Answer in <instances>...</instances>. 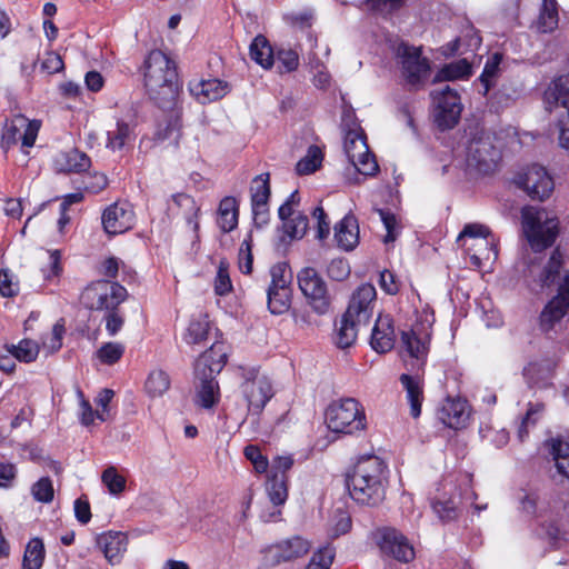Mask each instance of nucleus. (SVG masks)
I'll list each match as a JSON object with an SVG mask.
<instances>
[{
  "mask_svg": "<svg viewBox=\"0 0 569 569\" xmlns=\"http://www.w3.org/2000/svg\"><path fill=\"white\" fill-rule=\"evenodd\" d=\"M527 277L531 279L533 290L558 284L557 295L545 306L540 315L543 330H550L569 311V268L562 264V256L556 250L545 266L531 264Z\"/></svg>",
  "mask_w": 569,
  "mask_h": 569,
  "instance_id": "f257e3e1",
  "label": "nucleus"
},
{
  "mask_svg": "<svg viewBox=\"0 0 569 569\" xmlns=\"http://www.w3.org/2000/svg\"><path fill=\"white\" fill-rule=\"evenodd\" d=\"M346 485L357 503L377 506L385 499L387 467L377 456L362 457L347 473Z\"/></svg>",
  "mask_w": 569,
  "mask_h": 569,
  "instance_id": "f03ea898",
  "label": "nucleus"
},
{
  "mask_svg": "<svg viewBox=\"0 0 569 569\" xmlns=\"http://www.w3.org/2000/svg\"><path fill=\"white\" fill-rule=\"evenodd\" d=\"M174 62L160 50H152L144 61V84L161 107L173 104L178 87Z\"/></svg>",
  "mask_w": 569,
  "mask_h": 569,
  "instance_id": "7ed1b4c3",
  "label": "nucleus"
},
{
  "mask_svg": "<svg viewBox=\"0 0 569 569\" xmlns=\"http://www.w3.org/2000/svg\"><path fill=\"white\" fill-rule=\"evenodd\" d=\"M523 234L535 251L551 247L560 232L558 217L545 208L527 206L521 210Z\"/></svg>",
  "mask_w": 569,
  "mask_h": 569,
  "instance_id": "20e7f679",
  "label": "nucleus"
},
{
  "mask_svg": "<svg viewBox=\"0 0 569 569\" xmlns=\"http://www.w3.org/2000/svg\"><path fill=\"white\" fill-rule=\"evenodd\" d=\"M457 244L470 257L471 264L490 267L498 258V239L481 223H467L457 237Z\"/></svg>",
  "mask_w": 569,
  "mask_h": 569,
  "instance_id": "39448f33",
  "label": "nucleus"
},
{
  "mask_svg": "<svg viewBox=\"0 0 569 569\" xmlns=\"http://www.w3.org/2000/svg\"><path fill=\"white\" fill-rule=\"evenodd\" d=\"M326 422L331 431L347 435L362 431L367 426L365 411L353 398L332 402L326 411Z\"/></svg>",
  "mask_w": 569,
  "mask_h": 569,
  "instance_id": "423d86ee",
  "label": "nucleus"
},
{
  "mask_svg": "<svg viewBox=\"0 0 569 569\" xmlns=\"http://www.w3.org/2000/svg\"><path fill=\"white\" fill-rule=\"evenodd\" d=\"M242 379L239 389L247 402L248 412L259 416L274 395L272 382L258 368L243 369Z\"/></svg>",
  "mask_w": 569,
  "mask_h": 569,
  "instance_id": "0eeeda50",
  "label": "nucleus"
},
{
  "mask_svg": "<svg viewBox=\"0 0 569 569\" xmlns=\"http://www.w3.org/2000/svg\"><path fill=\"white\" fill-rule=\"evenodd\" d=\"M213 349L203 352L194 365V371L200 379L197 389L196 403L206 409L212 408L219 400V386L214 376L220 372L224 361L212 360Z\"/></svg>",
  "mask_w": 569,
  "mask_h": 569,
  "instance_id": "6e6552de",
  "label": "nucleus"
},
{
  "mask_svg": "<svg viewBox=\"0 0 569 569\" xmlns=\"http://www.w3.org/2000/svg\"><path fill=\"white\" fill-rule=\"evenodd\" d=\"M127 296V289L120 283L110 280H98L86 287L80 300L90 310L109 311L117 309Z\"/></svg>",
  "mask_w": 569,
  "mask_h": 569,
  "instance_id": "1a4fd4ad",
  "label": "nucleus"
},
{
  "mask_svg": "<svg viewBox=\"0 0 569 569\" xmlns=\"http://www.w3.org/2000/svg\"><path fill=\"white\" fill-rule=\"evenodd\" d=\"M40 128V120H30L23 114H16L2 129L0 147L7 151L21 142V151L29 154V149L34 146Z\"/></svg>",
  "mask_w": 569,
  "mask_h": 569,
  "instance_id": "9d476101",
  "label": "nucleus"
},
{
  "mask_svg": "<svg viewBox=\"0 0 569 569\" xmlns=\"http://www.w3.org/2000/svg\"><path fill=\"white\" fill-rule=\"evenodd\" d=\"M396 57L401 76L409 86L420 88L428 81L431 72L430 62L422 56L420 48L400 43L396 49Z\"/></svg>",
  "mask_w": 569,
  "mask_h": 569,
  "instance_id": "9b49d317",
  "label": "nucleus"
},
{
  "mask_svg": "<svg viewBox=\"0 0 569 569\" xmlns=\"http://www.w3.org/2000/svg\"><path fill=\"white\" fill-rule=\"evenodd\" d=\"M373 540L382 555L400 562H410L415 558V549L408 538L393 527H381L373 532Z\"/></svg>",
  "mask_w": 569,
  "mask_h": 569,
  "instance_id": "f8f14e48",
  "label": "nucleus"
},
{
  "mask_svg": "<svg viewBox=\"0 0 569 569\" xmlns=\"http://www.w3.org/2000/svg\"><path fill=\"white\" fill-rule=\"evenodd\" d=\"M431 97L435 103L433 117L437 126L441 130L453 128L462 111L458 92L447 84L440 90L432 91Z\"/></svg>",
  "mask_w": 569,
  "mask_h": 569,
  "instance_id": "ddd939ff",
  "label": "nucleus"
},
{
  "mask_svg": "<svg viewBox=\"0 0 569 569\" xmlns=\"http://www.w3.org/2000/svg\"><path fill=\"white\" fill-rule=\"evenodd\" d=\"M515 184L532 200L543 201L553 190V181L547 170L539 164H531L519 171Z\"/></svg>",
  "mask_w": 569,
  "mask_h": 569,
  "instance_id": "4468645a",
  "label": "nucleus"
},
{
  "mask_svg": "<svg viewBox=\"0 0 569 569\" xmlns=\"http://www.w3.org/2000/svg\"><path fill=\"white\" fill-rule=\"evenodd\" d=\"M499 160L500 152L490 137H479L470 141L466 157L469 170L487 174L496 169Z\"/></svg>",
  "mask_w": 569,
  "mask_h": 569,
  "instance_id": "2eb2a0df",
  "label": "nucleus"
},
{
  "mask_svg": "<svg viewBox=\"0 0 569 569\" xmlns=\"http://www.w3.org/2000/svg\"><path fill=\"white\" fill-rule=\"evenodd\" d=\"M298 284L310 306L318 313H325L329 308L327 284L313 268H303L298 273Z\"/></svg>",
  "mask_w": 569,
  "mask_h": 569,
  "instance_id": "dca6fc26",
  "label": "nucleus"
},
{
  "mask_svg": "<svg viewBox=\"0 0 569 569\" xmlns=\"http://www.w3.org/2000/svg\"><path fill=\"white\" fill-rule=\"evenodd\" d=\"M431 325H416L409 331H403L401 342L408 357L415 360L412 369L418 370L423 366L429 351Z\"/></svg>",
  "mask_w": 569,
  "mask_h": 569,
  "instance_id": "f3484780",
  "label": "nucleus"
},
{
  "mask_svg": "<svg viewBox=\"0 0 569 569\" xmlns=\"http://www.w3.org/2000/svg\"><path fill=\"white\" fill-rule=\"evenodd\" d=\"M310 549V543L299 537H292L277 545L269 546L262 550L263 562L267 566H278L281 562L290 561L305 556Z\"/></svg>",
  "mask_w": 569,
  "mask_h": 569,
  "instance_id": "a211bd4d",
  "label": "nucleus"
},
{
  "mask_svg": "<svg viewBox=\"0 0 569 569\" xmlns=\"http://www.w3.org/2000/svg\"><path fill=\"white\" fill-rule=\"evenodd\" d=\"M376 288L370 283H363L352 293L347 311L349 318L356 319V323L369 325L376 303Z\"/></svg>",
  "mask_w": 569,
  "mask_h": 569,
  "instance_id": "6ab92c4d",
  "label": "nucleus"
},
{
  "mask_svg": "<svg viewBox=\"0 0 569 569\" xmlns=\"http://www.w3.org/2000/svg\"><path fill=\"white\" fill-rule=\"evenodd\" d=\"M103 229L109 234H120L134 224V212L131 204L127 202H114L110 204L102 214Z\"/></svg>",
  "mask_w": 569,
  "mask_h": 569,
  "instance_id": "aec40b11",
  "label": "nucleus"
},
{
  "mask_svg": "<svg viewBox=\"0 0 569 569\" xmlns=\"http://www.w3.org/2000/svg\"><path fill=\"white\" fill-rule=\"evenodd\" d=\"M437 417L445 426L458 430L467 426L470 410L466 400L447 398L439 406Z\"/></svg>",
  "mask_w": 569,
  "mask_h": 569,
  "instance_id": "412c9836",
  "label": "nucleus"
},
{
  "mask_svg": "<svg viewBox=\"0 0 569 569\" xmlns=\"http://www.w3.org/2000/svg\"><path fill=\"white\" fill-rule=\"evenodd\" d=\"M189 91L198 102L206 104L224 97L229 91V86L216 78L200 79L189 82Z\"/></svg>",
  "mask_w": 569,
  "mask_h": 569,
  "instance_id": "4be33fe9",
  "label": "nucleus"
},
{
  "mask_svg": "<svg viewBox=\"0 0 569 569\" xmlns=\"http://www.w3.org/2000/svg\"><path fill=\"white\" fill-rule=\"evenodd\" d=\"M546 109L549 112L562 108L561 113L569 111V74H563L552 80L543 93Z\"/></svg>",
  "mask_w": 569,
  "mask_h": 569,
  "instance_id": "5701e85b",
  "label": "nucleus"
},
{
  "mask_svg": "<svg viewBox=\"0 0 569 569\" xmlns=\"http://www.w3.org/2000/svg\"><path fill=\"white\" fill-rule=\"evenodd\" d=\"M370 345L379 353L390 351L395 345L392 319L388 315H379L372 329Z\"/></svg>",
  "mask_w": 569,
  "mask_h": 569,
  "instance_id": "b1692460",
  "label": "nucleus"
},
{
  "mask_svg": "<svg viewBox=\"0 0 569 569\" xmlns=\"http://www.w3.org/2000/svg\"><path fill=\"white\" fill-rule=\"evenodd\" d=\"M136 122L130 119L119 118L116 123L107 130L106 148L112 151L122 150L136 138Z\"/></svg>",
  "mask_w": 569,
  "mask_h": 569,
  "instance_id": "393cba45",
  "label": "nucleus"
},
{
  "mask_svg": "<svg viewBox=\"0 0 569 569\" xmlns=\"http://www.w3.org/2000/svg\"><path fill=\"white\" fill-rule=\"evenodd\" d=\"M127 537L122 532L109 531L97 537V545L106 559L114 565L127 549Z\"/></svg>",
  "mask_w": 569,
  "mask_h": 569,
  "instance_id": "a878e982",
  "label": "nucleus"
},
{
  "mask_svg": "<svg viewBox=\"0 0 569 569\" xmlns=\"http://www.w3.org/2000/svg\"><path fill=\"white\" fill-rule=\"evenodd\" d=\"M335 239L338 247L351 251L359 242V226L353 216H346L335 226Z\"/></svg>",
  "mask_w": 569,
  "mask_h": 569,
  "instance_id": "bb28decb",
  "label": "nucleus"
},
{
  "mask_svg": "<svg viewBox=\"0 0 569 569\" xmlns=\"http://www.w3.org/2000/svg\"><path fill=\"white\" fill-rule=\"evenodd\" d=\"M402 388L406 390V398L410 406V415L418 418L421 413L423 401V385L418 376L402 373L399 378Z\"/></svg>",
  "mask_w": 569,
  "mask_h": 569,
  "instance_id": "cd10ccee",
  "label": "nucleus"
},
{
  "mask_svg": "<svg viewBox=\"0 0 569 569\" xmlns=\"http://www.w3.org/2000/svg\"><path fill=\"white\" fill-rule=\"evenodd\" d=\"M90 166V158L78 149L60 152L54 158V168L60 172H82Z\"/></svg>",
  "mask_w": 569,
  "mask_h": 569,
  "instance_id": "c85d7f7f",
  "label": "nucleus"
},
{
  "mask_svg": "<svg viewBox=\"0 0 569 569\" xmlns=\"http://www.w3.org/2000/svg\"><path fill=\"white\" fill-rule=\"evenodd\" d=\"M481 44V38L473 27H467L461 37L456 38L449 42L443 52L446 54H465L477 50Z\"/></svg>",
  "mask_w": 569,
  "mask_h": 569,
  "instance_id": "c756f323",
  "label": "nucleus"
},
{
  "mask_svg": "<svg viewBox=\"0 0 569 569\" xmlns=\"http://www.w3.org/2000/svg\"><path fill=\"white\" fill-rule=\"evenodd\" d=\"M363 323H356V319L349 318L346 313L342 316L339 325L336 328L335 343L340 349L351 347L357 339L358 332Z\"/></svg>",
  "mask_w": 569,
  "mask_h": 569,
  "instance_id": "7c9ffc66",
  "label": "nucleus"
},
{
  "mask_svg": "<svg viewBox=\"0 0 569 569\" xmlns=\"http://www.w3.org/2000/svg\"><path fill=\"white\" fill-rule=\"evenodd\" d=\"M238 224L236 199L226 197L221 200L218 210V226L223 232H230Z\"/></svg>",
  "mask_w": 569,
  "mask_h": 569,
  "instance_id": "2f4dec72",
  "label": "nucleus"
},
{
  "mask_svg": "<svg viewBox=\"0 0 569 569\" xmlns=\"http://www.w3.org/2000/svg\"><path fill=\"white\" fill-rule=\"evenodd\" d=\"M471 74V64L467 59H460L443 66L435 76L433 82L465 79Z\"/></svg>",
  "mask_w": 569,
  "mask_h": 569,
  "instance_id": "473e14b6",
  "label": "nucleus"
},
{
  "mask_svg": "<svg viewBox=\"0 0 569 569\" xmlns=\"http://www.w3.org/2000/svg\"><path fill=\"white\" fill-rule=\"evenodd\" d=\"M558 4L556 0H543L539 17L537 19V28L541 32H551L558 27Z\"/></svg>",
  "mask_w": 569,
  "mask_h": 569,
  "instance_id": "72a5a7b5",
  "label": "nucleus"
},
{
  "mask_svg": "<svg viewBox=\"0 0 569 569\" xmlns=\"http://www.w3.org/2000/svg\"><path fill=\"white\" fill-rule=\"evenodd\" d=\"M549 453L552 456L558 472L569 476V442L561 439H551L548 442Z\"/></svg>",
  "mask_w": 569,
  "mask_h": 569,
  "instance_id": "f704fd0d",
  "label": "nucleus"
},
{
  "mask_svg": "<svg viewBox=\"0 0 569 569\" xmlns=\"http://www.w3.org/2000/svg\"><path fill=\"white\" fill-rule=\"evenodd\" d=\"M250 58L268 69L273 63V53L268 40L263 36H257L249 48Z\"/></svg>",
  "mask_w": 569,
  "mask_h": 569,
  "instance_id": "c9c22d12",
  "label": "nucleus"
},
{
  "mask_svg": "<svg viewBox=\"0 0 569 569\" xmlns=\"http://www.w3.org/2000/svg\"><path fill=\"white\" fill-rule=\"evenodd\" d=\"M169 375L162 369L152 370L144 383L146 392L151 398L162 397L170 388Z\"/></svg>",
  "mask_w": 569,
  "mask_h": 569,
  "instance_id": "e433bc0d",
  "label": "nucleus"
},
{
  "mask_svg": "<svg viewBox=\"0 0 569 569\" xmlns=\"http://www.w3.org/2000/svg\"><path fill=\"white\" fill-rule=\"evenodd\" d=\"M367 141L360 128L349 129L345 136V152L349 161L367 152Z\"/></svg>",
  "mask_w": 569,
  "mask_h": 569,
  "instance_id": "4c0bfd02",
  "label": "nucleus"
},
{
  "mask_svg": "<svg viewBox=\"0 0 569 569\" xmlns=\"http://www.w3.org/2000/svg\"><path fill=\"white\" fill-rule=\"evenodd\" d=\"M46 556L44 545L40 538L31 539L24 550L22 569H40Z\"/></svg>",
  "mask_w": 569,
  "mask_h": 569,
  "instance_id": "58836bf2",
  "label": "nucleus"
},
{
  "mask_svg": "<svg viewBox=\"0 0 569 569\" xmlns=\"http://www.w3.org/2000/svg\"><path fill=\"white\" fill-rule=\"evenodd\" d=\"M266 489L270 501L274 506L286 502L288 498L287 477L286 475L273 473L268 478Z\"/></svg>",
  "mask_w": 569,
  "mask_h": 569,
  "instance_id": "ea45409f",
  "label": "nucleus"
},
{
  "mask_svg": "<svg viewBox=\"0 0 569 569\" xmlns=\"http://www.w3.org/2000/svg\"><path fill=\"white\" fill-rule=\"evenodd\" d=\"M251 207L268 206L270 198L269 173L257 176L250 188Z\"/></svg>",
  "mask_w": 569,
  "mask_h": 569,
  "instance_id": "a19ab883",
  "label": "nucleus"
},
{
  "mask_svg": "<svg viewBox=\"0 0 569 569\" xmlns=\"http://www.w3.org/2000/svg\"><path fill=\"white\" fill-rule=\"evenodd\" d=\"M8 352L19 361L32 362L39 355V345L30 339H23L18 345L7 346Z\"/></svg>",
  "mask_w": 569,
  "mask_h": 569,
  "instance_id": "79ce46f5",
  "label": "nucleus"
},
{
  "mask_svg": "<svg viewBox=\"0 0 569 569\" xmlns=\"http://www.w3.org/2000/svg\"><path fill=\"white\" fill-rule=\"evenodd\" d=\"M502 56L500 53H493L486 62L482 73L479 77V81L482 86V90L480 91L483 96H486L491 87L495 84V81L499 74V66L501 63Z\"/></svg>",
  "mask_w": 569,
  "mask_h": 569,
  "instance_id": "37998d69",
  "label": "nucleus"
},
{
  "mask_svg": "<svg viewBox=\"0 0 569 569\" xmlns=\"http://www.w3.org/2000/svg\"><path fill=\"white\" fill-rule=\"evenodd\" d=\"M268 308L273 315H283L290 308L291 288L267 291Z\"/></svg>",
  "mask_w": 569,
  "mask_h": 569,
  "instance_id": "c03bdc74",
  "label": "nucleus"
},
{
  "mask_svg": "<svg viewBox=\"0 0 569 569\" xmlns=\"http://www.w3.org/2000/svg\"><path fill=\"white\" fill-rule=\"evenodd\" d=\"M323 154L319 147L310 146L307 154L298 161L296 170L298 174H310L315 172L321 164Z\"/></svg>",
  "mask_w": 569,
  "mask_h": 569,
  "instance_id": "a18cd8bd",
  "label": "nucleus"
},
{
  "mask_svg": "<svg viewBox=\"0 0 569 569\" xmlns=\"http://www.w3.org/2000/svg\"><path fill=\"white\" fill-rule=\"evenodd\" d=\"M271 281L268 291L289 289L292 280L291 271L283 262L277 263L270 269Z\"/></svg>",
  "mask_w": 569,
  "mask_h": 569,
  "instance_id": "49530a36",
  "label": "nucleus"
},
{
  "mask_svg": "<svg viewBox=\"0 0 569 569\" xmlns=\"http://www.w3.org/2000/svg\"><path fill=\"white\" fill-rule=\"evenodd\" d=\"M283 233L289 239H301L308 230V217L301 212H297L288 221L282 223Z\"/></svg>",
  "mask_w": 569,
  "mask_h": 569,
  "instance_id": "de8ad7c7",
  "label": "nucleus"
},
{
  "mask_svg": "<svg viewBox=\"0 0 569 569\" xmlns=\"http://www.w3.org/2000/svg\"><path fill=\"white\" fill-rule=\"evenodd\" d=\"M172 201L180 208H183L189 211V216L186 218L188 224H190L194 232L199 229V223L197 220L199 207L196 204L192 197L186 193H178L172 196Z\"/></svg>",
  "mask_w": 569,
  "mask_h": 569,
  "instance_id": "09e8293b",
  "label": "nucleus"
},
{
  "mask_svg": "<svg viewBox=\"0 0 569 569\" xmlns=\"http://www.w3.org/2000/svg\"><path fill=\"white\" fill-rule=\"evenodd\" d=\"M209 330V321L207 317H200L190 321L187 335L184 337L187 343H200L207 338Z\"/></svg>",
  "mask_w": 569,
  "mask_h": 569,
  "instance_id": "8fccbe9b",
  "label": "nucleus"
},
{
  "mask_svg": "<svg viewBox=\"0 0 569 569\" xmlns=\"http://www.w3.org/2000/svg\"><path fill=\"white\" fill-rule=\"evenodd\" d=\"M124 346L120 342L103 343L96 352L97 358L106 365H113L123 356Z\"/></svg>",
  "mask_w": 569,
  "mask_h": 569,
  "instance_id": "3c124183",
  "label": "nucleus"
},
{
  "mask_svg": "<svg viewBox=\"0 0 569 569\" xmlns=\"http://www.w3.org/2000/svg\"><path fill=\"white\" fill-rule=\"evenodd\" d=\"M101 480L111 495H119L126 488L124 477L119 475L114 467H108L102 472Z\"/></svg>",
  "mask_w": 569,
  "mask_h": 569,
  "instance_id": "603ef678",
  "label": "nucleus"
},
{
  "mask_svg": "<svg viewBox=\"0 0 569 569\" xmlns=\"http://www.w3.org/2000/svg\"><path fill=\"white\" fill-rule=\"evenodd\" d=\"M351 528V518L350 516L342 510H337L329 523V535L333 538H337L341 535L347 533Z\"/></svg>",
  "mask_w": 569,
  "mask_h": 569,
  "instance_id": "864d4df0",
  "label": "nucleus"
},
{
  "mask_svg": "<svg viewBox=\"0 0 569 569\" xmlns=\"http://www.w3.org/2000/svg\"><path fill=\"white\" fill-rule=\"evenodd\" d=\"M350 162L358 172L365 176H372L378 171V163L375 156L369 151V147L363 156L356 157Z\"/></svg>",
  "mask_w": 569,
  "mask_h": 569,
  "instance_id": "5fc2aeb1",
  "label": "nucleus"
},
{
  "mask_svg": "<svg viewBox=\"0 0 569 569\" xmlns=\"http://www.w3.org/2000/svg\"><path fill=\"white\" fill-rule=\"evenodd\" d=\"M376 213L383 223L387 234L383 238L385 243L393 242L398 236V222L393 213L383 209H377Z\"/></svg>",
  "mask_w": 569,
  "mask_h": 569,
  "instance_id": "6e6d98bb",
  "label": "nucleus"
},
{
  "mask_svg": "<svg viewBox=\"0 0 569 569\" xmlns=\"http://www.w3.org/2000/svg\"><path fill=\"white\" fill-rule=\"evenodd\" d=\"M244 457L253 465L257 472H266L268 470L269 461L266 456L261 453L258 446L248 445L243 450Z\"/></svg>",
  "mask_w": 569,
  "mask_h": 569,
  "instance_id": "4d7b16f0",
  "label": "nucleus"
},
{
  "mask_svg": "<svg viewBox=\"0 0 569 569\" xmlns=\"http://www.w3.org/2000/svg\"><path fill=\"white\" fill-rule=\"evenodd\" d=\"M335 557V552L330 547H325L317 551L306 569H329Z\"/></svg>",
  "mask_w": 569,
  "mask_h": 569,
  "instance_id": "13d9d810",
  "label": "nucleus"
},
{
  "mask_svg": "<svg viewBox=\"0 0 569 569\" xmlns=\"http://www.w3.org/2000/svg\"><path fill=\"white\" fill-rule=\"evenodd\" d=\"M32 495L37 501L50 502L53 499L52 481L48 477L39 479L32 486Z\"/></svg>",
  "mask_w": 569,
  "mask_h": 569,
  "instance_id": "bf43d9fd",
  "label": "nucleus"
},
{
  "mask_svg": "<svg viewBox=\"0 0 569 569\" xmlns=\"http://www.w3.org/2000/svg\"><path fill=\"white\" fill-rule=\"evenodd\" d=\"M232 284L228 272V264L221 260L218 267L217 277L214 280V291L219 296H223L231 291Z\"/></svg>",
  "mask_w": 569,
  "mask_h": 569,
  "instance_id": "052dcab7",
  "label": "nucleus"
},
{
  "mask_svg": "<svg viewBox=\"0 0 569 569\" xmlns=\"http://www.w3.org/2000/svg\"><path fill=\"white\" fill-rule=\"evenodd\" d=\"M367 3L371 10L387 16L399 10L405 3V0H368Z\"/></svg>",
  "mask_w": 569,
  "mask_h": 569,
  "instance_id": "680f3d73",
  "label": "nucleus"
},
{
  "mask_svg": "<svg viewBox=\"0 0 569 569\" xmlns=\"http://www.w3.org/2000/svg\"><path fill=\"white\" fill-rule=\"evenodd\" d=\"M251 236H248L241 243L239 250V268L242 273L249 274L252 271V254H251Z\"/></svg>",
  "mask_w": 569,
  "mask_h": 569,
  "instance_id": "e2e57ef3",
  "label": "nucleus"
},
{
  "mask_svg": "<svg viewBox=\"0 0 569 569\" xmlns=\"http://www.w3.org/2000/svg\"><path fill=\"white\" fill-rule=\"evenodd\" d=\"M299 201H300L299 193L297 190H295L288 197V199L284 201V203H282L280 206V208L278 210V216H279L280 220L282 221V223L284 221H288L289 219H291L293 216L297 214L295 209H296V207H298Z\"/></svg>",
  "mask_w": 569,
  "mask_h": 569,
  "instance_id": "0e129e2a",
  "label": "nucleus"
},
{
  "mask_svg": "<svg viewBox=\"0 0 569 569\" xmlns=\"http://www.w3.org/2000/svg\"><path fill=\"white\" fill-rule=\"evenodd\" d=\"M328 274L331 279L341 281L350 273V267L345 259H333L328 266Z\"/></svg>",
  "mask_w": 569,
  "mask_h": 569,
  "instance_id": "69168bd1",
  "label": "nucleus"
},
{
  "mask_svg": "<svg viewBox=\"0 0 569 569\" xmlns=\"http://www.w3.org/2000/svg\"><path fill=\"white\" fill-rule=\"evenodd\" d=\"M179 129L180 123L178 117H174V119H170L166 122L164 128H162V124H159L157 131H156V139L158 141H163L166 139L170 138H178L179 136Z\"/></svg>",
  "mask_w": 569,
  "mask_h": 569,
  "instance_id": "338daca9",
  "label": "nucleus"
},
{
  "mask_svg": "<svg viewBox=\"0 0 569 569\" xmlns=\"http://www.w3.org/2000/svg\"><path fill=\"white\" fill-rule=\"evenodd\" d=\"M559 130V146L569 150V111L568 113H560L557 122Z\"/></svg>",
  "mask_w": 569,
  "mask_h": 569,
  "instance_id": "774afa93",
  "label": "nucleus"
}]
</instances>
